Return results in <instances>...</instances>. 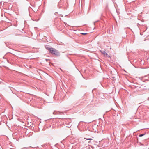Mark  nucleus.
Masks as SVG:
<instances>
[{
    "label": "nucleus",
    "mask_w": 149,
    "mask_h": 149,
    "mask_svg": "<svg viewBox=\"0 0 149 149\" xmlns=\"http://www.w3.org/2000/svg\"><path fill=\"white\" fill-rule=\"evenodd\" d=\"M46 48L50 52L52 55L56 56H58L59 55V53L56 49L53 48H50L48 47H46Z\"/></svg>",
    "instance_id": "nucleus-1"
},
{
    "label": "nucleus",
    "mask_w": 149,
    "mask_h": 149,
    "mask_svg": "<svg viewBox=\"0 0 149 149\" xmlns=\"http://www.w3.org/2000/svg\"><path fill=\"white\" fill-rule=\"evenodd\" d=\"M104 56H105L108 57H110V56L108 55V54L107 53H104Z\"/></svg>",
    "instance_id": "nucleus-2"
},
{
    "label": "nucleus",
    "mask_w": 149,
    "mask_h": 149,
    "mask_svg": "<svg viewBox=\"0 0 149 149\" xmlns=\"http://www.w3.org/2000/svg\"><path fill=\"white\" fill-rule=\"evenodd\" d=\"M144 134H141L139 135L140 137H141L144 135Z\"/></svg>",
    "instance_id": "nucleus-3"
},
{
    "label": "nucleus",
    "mask_w": 149,
    "mask_h": 149,
    "mask_svg": "<svg viewBox=\"0 0 149 149\" xmlns=\"http://www.w3.org/2000/svg\"><path fill=\"white\" fill-rule=\"evenodd\" d=\"M81 34L83 35H85L86 34V33H81Z\"/></svg>",
    "instance_id": "nucleus-4"
},
{
    "label": "nucleus",
    "mask_w": 149,
    "mask_h": 149,
    "mask_svg": "<svg viewBox=\"0 0 149 149\" xmlns=\"http://www.w3.org/2000/svg\"><path fill=\"white\" fill-rule=\"evenodd\" d=\"M87 140H92V139H86Z\"/></svg>",
    "instance_id": "nucleus-5"
},
{
    "label": "nucleus",
    "mask_w": 149,
    "mask_h": 149,
    "mask_svg": "<svg viewBox=\"0 0 149 149\" xmlns=\"http://www.w3.org/2000/svg\"><path fill=\"white\" fill-rule=\"evenodd\" d=\"M0 84H1V82H0Z\"/></svg>",
    "instance_id": "nucleus-6"
}]
</instances>
